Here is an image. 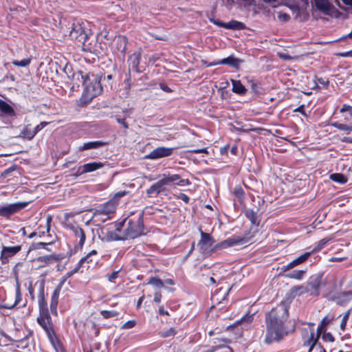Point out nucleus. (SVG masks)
I'll list each match as a JSON object with an SVG mask.
<instances>
[{"instance_id": "obj_1", "label": "nucleus", "mask_w": 352, "mask_h": 352, "mask_svg": "<svg viewBox=\"0 0 352 352\" xmlns=\"http://www.w3.org/2000/svg\"><path fill=\"white\" fill-rule=\"evenodd\" d=\"M101 232L107 240H124L135 239L144 234L143 217L142 214L132 218L126 219L118 223H111L109 227H104Z\"/></svg>"}, {"instance_id": "obj_2", "label": "nucleus", "mask_w": 352, "mask_h": 352, "mask_svg": "<svg viewBox=\"0 0 352 352\" xmlns=\"http://www.w3.org/2000/svg\"><path fill=\"white\" fill-rule=\"evenodd\" d=\"M287 316V311L283 308L272 309L266 314V333L264 339L265 344L279 342L291 332L285 324Z\"/></svg>"}, {"instance_id": "obj_3", "label": "nucleus", "mask_w": 352, "mask_h": 352, "mask_svg": "<svg viewBox=\"0 0 352 352\" xmlns=\"http://www.w3.org/2000/svg\"><path fill=\"white\" fill-rule=\"evenodd\" d=\"M160 179L157 182L146 189V193L148 197H157L162 192L165 190L166 186L171 183H174L179 186H185L190 184L188 179H182L178 174H163L160 175Z\"/></svg>"}, {"instance_id": "obj_4", "label": "nucleus", "mask_w": 352, "mask_h": 352, "mask_svg": "<svg viewBox=\"0 0 352 352\" xmlns=\"http://www.w3.org/2000/svg\"><path fill=\"white\" fill-rule=\"evenodd\" d=\"M77 79L81 78L85 87L84 95L89 100L100 95L102 91L100 80L98 76L79 71L74 74Z\"/></svg>"}, {"instance_id": "obj_5", "label": "nucleus", "mask_w": 352, "mask_h": 352, "mask_svg": "<svg viewBox=\"0 0 352 352\" xmlns=\"http://www.w3.org/2000/svg\"><path fill=\"white\" fill-rule=\"evenodd\" d=\"M89 25L87 21H77L72 24L69 36L79 43L85 45L91 34Z\"/></svg>"}, {"instance_id": "obj_6", "label": "nucleus", "mask_w": 352, "mask_h": 352, "mask_svg": "<svg viewBox=\"0 0 352 352\" xmlns=\"http://www.w3.org/2000/svg\"><path fill=\"white\" fill-rule=\"evenodd\" d=\"M28 204V202H16L6 206H0V216L8 218L11 215L14 214L25 208Z\"/></svg>"}, {"instance_id": "obj_7", "label": "nucleus", "mask_w": 352, "mask_h": 352, "mask_svg": "<svg viewBox=\"0 0 352 352\" xmlns=\"http://www.w3.org/2000/svg\"><path fill=\"white\" fill-rule=\"evenodd\" d=\"M37 322L46 332L49 339H52L55 333L52 328V319L49 313L39 314Z\"/></svg>"}, {"instance_id": "obj_8", "label": "nucleus", "mask_w": 352, "mask_h": 352, "mask_svg": "<svg viewBox=\"0 0 352 352\" xmlns=\"http://www.w3.org/2000/svg\"><path fill=\"white\" fill-rule=\"evenodd\" d=\"M174 149V148L160 146L146 155L144 159L157 160L162 157H168L173 154Z\"/></svg>"}, {"instance_id": "obj_9", "label": "nucleus", "mask_w": 352, "mask_h": 352, "mask_svg": "<svg viewBox=\"0 0 352 352\" xmlns=\"http://www.w3.org/2000/svg\"><path fill=\"white\" fill-rule=\"evenodd\" d=\"M21 250V245L13 247L3 246L1 251V261L3 264L8 263L9 258L14 256Z\"/></svg>"}, {"instance_id": "obj_10", "label": "nucleus", "mask_w": 352, "mask_h": 352, "mask_svg": "<svg viewBox=\"0 0 352 352\" xmlns=\"http://www.w3.org/2000/svg\"><path fill=\"white\" fill-rule=\"evenodd\" d=\"M199 230L201 239L198 242L197 246L203 253H206L208 252L209 249L214 243V239L210 234L204 232L201 229Z\"/></svg>"}, {"instance_id": "obj_11", "label": "nucleus", "mask_w": 352, "mask_h": 352, "mask_svg": "<svg viewBox=\"0 0 352 352\" xmlns=\"http://www.w3.org/2000/svg\"><path fill=\"white\" fill-rule=\"evenodd\" d=\"M104 164L101 162H93L87 164H85L82 166L78 167L76 175L79 176L87 173H91L98 169L103 168Z\"/></svg>"}, {"instance_id": "obj_12", "label": "nucleus", "mask_w": 352, "mask_h": 352, "mask_svg": "<svg viewBox=\"0 0 352 352\" xmlns=\"http://www.w3.org/2000/svg\"><path fill=\"white\" fill-rule=\"evenodd\" d=\"M64 283V280L60 281L52 293L50 302V310L52 314H57L58 298Z\"/></svg>"}, {"instance_id": "obj_13", "label": "nucleus", "mask_w": 352, "mask_h": 352, "mask_svg": "<svg viewBox=\"0 0 352 352\" xmlns=\"http://www.w3.org/2000/svg\"><path fill=\"white\" fill-rule=\"evenodd\" d=\"M310 256V253L309 252H306L304 254L299 256L298 257H297L296 259L289 263L288 264L282 266L281 270L283 272H287L305 262Z\"/></svg>"}, {"instance_id": "obj_14", "label": "nucleus", "mask_w": 352, "mask_h": 352, "mask_svg": "<svg viewBox=\"0 0 352 352\" xmlns=\"http://www.w3.org/2000/svg\"><path fill=\"white\" fill-rule=\"evenodd\" d=\"M321 333V327L319 326L317 329V333H315L314 329H311L310 331V336L304 342L305 346H309V352H311L316 346L318 340Z\"/></svg>"}, {"instance_id": "obj_15", "label": "nucleus", "mask_w": 352, "mask_h": 352, "mask_svg": "<svg viewBox=\"0 0 352 352\" xmlns=\"http://www.w3.org/2000/svg\"><path fill=\"white\" fill-rule=\"evenodd\" d=\"M38 298L39 314L48 313L47 302L45 298L44 283L41 284Z\"/></svg>"}, {"instance_id": "obj_16", "label": "nucleus", "mask_w": 352, "mask_h": 352, "mask_svg": "<svg viewBox=\"0 0 352 352\" xmlns=\"http://www.w3.org/2000/svg\"><path fill=\"white\" fill-rule=\"evenodd\" d=\"M241 63V60L234 58L232 56H230L226 58H223L222 60H220L217 62L210 63L208 65V67L210 66H214L218 65H230L234 68H238L239 67V65Z\"/></svg>"}, {"instance_id": "obj_17", "label": "nucleus", "mask_w": 352, "mask_h": 352, "mask_svg": "<svg viewBox=\"0 0 352 352\" xmlns=\"http://www.w3.org/2000/svg\"><path fill=\"white\" fill-rule=\"evenodd\" d=\"M352 299V292H344L338 294L335 297V301L338 305H345Z\"/></svg>"}, {"instance_id": "obj_18", "label": "nucleus", "mask_w": 352, "mask_h": 352, "mask_svg": "<svg viewBox=\"0 0 352 352\" xmlns=\"http://www.w3.org/2000/svg\"><path fill=\"white\" fill-rule=\"evenodd\" d=\"M243 241V239L240 237H230L218 244L217 248H226L228 247L234 246L236 245L241 244Z\"/></svg>"}, {"instance_id": "obj_19", "label": "nucleus", "mask_w": 352, "mask_h": 352, "mask_svg": "<svg viewBox=\"0 0 352 352\" xmlns=\"http://www.w3.org/2000/svg\"><path fill=\"white\" fill-rule=\"evenodd\" d=\"M0 111L1 116L12 117L15 115L14 109L6 102L0 99Z\"/></svg>"}, {"instance_id": "obj_20", "label": "nucleus", "mask_w": 352, "mask_h": 352, "mask_svg": "<svg viewBox=\"0 0 352 352\" xmlns=\"http://www.w3.org/2000/svg\"><path fill=\"white\" fill-rule=\"evenodd\" d=\"M141 55L140 53L135 52L129 57V65L132 69L139 72V65L140 63Z\"/></svg>"}, {"instance_id": "obj_21", "label": "nucleus", "mask_w": 352, "mask_h": 352, "mask_svg": "<svg viewBox=\"0 0 352 352\" xmlns=\"http://www.w3.org/2000/svg\"><path fill=\"white\" fill-rule=\"evenodd\" d=\"M316 8L323 13H327L331 10V6L328 0H314Z\"/></svg>"}, {"instance_id": "obj_22", "label": "nucleus", "mask_w": 352, "mask_h": 352, "mask_svg": "<svg viewBox=\"0 0 352 352\" xmlns=\"http://www.w3.org/2000/svg\"><path fill=\"white\" fill-rule=\"evenodd\" d=\"M107 144L106 142L102 141H94L84 143L79 147L80 151L96 149Z\"/></svg>"}, {"instance_id": "obj_23", "label": "nucleus", "mask_w": 352, "mask_h": 352, "mask_svg": "<svg viewBox=\"0 0 352 352\" xmlns=\"http://www.w3.org/2000/svg\"><path fill=\"white\" fill-rule=\"evenodd\" d=\"M85 259H86V258H82L78 261V263L76 264V265L72 269V270L67 272V276L71 277L74 274L78 273V272H82L84 269L89 267V265H84V262H85Z\"/></svg>"}, {"instance_id": "obj_24", "label": "nucleus", "mask_w": 352, "mask_h": 352, "mask_svg": "<svg viewBox=\"0 0 352 352\" xmlns=\"http://www.w3.org/2000/svg\"><path fill=\"white\" fill-rule=\"evenodd\" d=\"M232 91L239 95H245L247 92V89L242 85L240 80H232Z\"/></svg>"}, {"instance_id": "obj_25", "label": "nucleus", "mask_w": 352, "mask_h": 352, "mask_svg": "<svg viewBox=\"0 0 352 352\" xmlns=\"http://www.w3.org/2000/svg\"><path fill=\"white\" fill-rule=\"evenodd\" d=\"M116 207L117 204H115V200L110 199L106 202L103 207L100 210L104 211L108 216H110L111 214L115 212Z\"/></svg>"}, {"instance_id": "obj_26", "label": "nucleus", "mask_w": 352, "mask_h": 352, "mask_svg": "<svg viewBox=\"0 0 352 352\" xmlns=\"http://www.w3.org/2000/svg\"><path fill=\"white\" fill-rule=\"evenodd\" d=\"M73 232H74L75 236L77 239H79L78 244H79L80 247L82 248V245H84L85 239H86V236H85V232L80 227H74Z\"/></svg>"}, {"instance_id": "obj_27", "label": "nucleus", "mask_w": 352, "mask_h": 352, "mask_svg": "<svg viewBox=\"0 0 352 352\" xmlns=\"http://www.w3.org/2000/svg\"><path fill=\"white\" fill-rule=\"evenodd\" d=\"M35 136L30 124L25 125L21 131L20 137L28 140H32Z\"/></svg>"}, {"instance_id": "obj_28", "label": "nucleus", "mask_w": 352, "mask_h": 352, "mask_svg": "<svg viewBox=\"0 0 352 352\" xmlns=\"http://www.w3.org/2000/svg\"><path fill=\"white\" fill-rule=\"evenodd\" d=\"M331 240V239H328V238H324L321 240H320L317 244L313 248V249L309 251V252L310 253V254H314L315 253H317L318 252H320L321 250H322L324 246L328 243V242H329Z\"/></svg>"}, {"instance_id": "obj_29", "label": "nucleus", "mask_w": 352, "mask_h": 352, "mask_svg": "<svg viewBox=\"0 0 352 352\" xmlns=\"http://www.w3.org/2000/svg\"><path fill=\"white\" fill-rule=\"evenodd\" d=\"M245 216L252 225L256 226H258L260 220L256 212H254L252 210H247L245 211Z\"/></svg>"}, {"instance_id": "obj_30", "label": "nucleus", "mask_w": 352, "mask_h": 352, "mask_svg": "<svg viewBox=\"0 0 352 352\" xmlns=\"http://www.w3.org/2000/svg\"><path fill=\"white\" fill-rule=\"evenodd\" d=\"M332 126L337 128L339 130L344 131L346 134H349L352 132V124H347L344 123H340L338 122H334L331 124Z\"/></svg>"}, {"instance_id": "obj_31", "label": "nucleus", "mask_w": 352, "mask_h": 352, "mask_svg": "<svg viewBox=\"0 0 352 352\" xmlns=\"http://www.w3.org/2000/svg\"><path fill=\"white\" fill-rule=\"evenodd\" d=\"M306 273V270H294L292 272L285 274V276L289 278L302 280Z\"/></svg>"}, {"instance_id": "obj_32", "label": "nucleus", "mask_w": 352, "mask_h": 352, "mask_svg": "<svg viewBox=\"0 0 352 352\" xmlns=\"http://www.w3.org/2000/svg\"><path fill=\"white\" fill-rule=\"evenodd\" d=\"M94 219L96 221H100L102 223L105 222L107 220L110 219V216H108L104 213V211L100 209L97 210L94 214Z\"/></svg>"}, {"instance_id": "obj_33", "label": "nucleus", "mask_w": 352, "mask_h": 352, "mask_svg": "<svg viewBox=\"0 0 352 352\" xmlns=\"http://www.w3.org/2000/svg\"><path fill=\"white\" fill-rule=\"evenodd\" d=\"M116 43L118 45V50L124 53L126 50L127 38L125 36H120L116 39Z\"/></svg>"}, {"instance_id": "obj_34", "label": "nucleus", "mask_w": 352, "mask_h": 352, "mask_svg": "<svg viewBox=\"0 0 352 352\" xmlns=\"http://www.w3.org/2000/svg\"><path fill=\"white\" fill-rule=\"evenodd\" d=\"M225 28L230 30H243L245 28V25L237 21H231L226 23Z\"/></svg>"}, {"instance_id": "obj_35", "label": "nucleus", "mask_w": 352, "mask_h": 352, "mask_svg": "<svg viewBox=\"0 0 352 352\" xmlns=\"http://www.w3.org/2000/svg\"><path fill=\"white\" fill-rule=\"evenodd\" d=\"M52 344L53 345L56 352H65V350L63 346V344L60 342V341L56 337V335H54V338L52 339H49Z\"/></svg>"}, {"instance_id": "obj_36", "label": "nucleus", "mask_w": 352, "mask_h": 352, "mask_svg": "<svg viewBox=\"0 0 352 352\" xmlns=\"http://www.w3.org/2000/svg\"><path fill=\"white\" fill-rule=\"evenodd\" d=\"M21 299H22V297H21V291H20V287L19 285H17L16 289L14 303L11 305H6L4 306V307L6 309H12L14 307L18 305L20 303V302L21 301Z\"/></svg>"}, {"instance_id": "obj_37", "label": "nucleus", "mask_w": 352, "mask_h": 352, "mask_svg": "<svg viewBox=\"0 0 352 352\" xmlns=\"http://www.w3.org/2000/svg\"><path fill=\"white\" fill-rule=\"evenodd\" d=\"M330 179L332 181L340 184H344L347 182L346 177L341 173H333L330 175Z\"/></svg>"}, {"instance_id": "obj_38", "label": "nucleus", "mask_w": 352, "mask_h": 352, "mask_svg": "<svg viewBox=\"0 0 352 352\" xmlns=\"http://www.w3.org/2000/svg\"><path fill=\"white\" fill-rule=\"evenodd\" d=\"M147 284L152 285L157 288H162L164 287V282L157 277H151L148 279Z\"/></svg>"}, {"instance_id": "obj_39", "label": "nucleus", "mask_w": 352, "mask_h": 352, "mask_svg": "<svg viewBox=\"0 0 352 352\" xmlns=\"http://www.w3.org/2000/svg\"><path fill=\"white\" fill-rule=\"evenodd\" d=\"M31 60L32 58L30 57L24 58L21 60H12V63L17 67H26L30 64Z\"/></svg>"}, {"instance_id": "obj_40", "label": "nucleus", "mask_w": 352, "mask_h": 352, "mask_svg": "<svg viewBox=\"0 0 352 352\" xmlns=\"http://www.w3.org/2000/svg\"><path fill=\"white\" fill-rule=\"evenodd\" d=\"M176 334V331L174 328L170 327L168 330L162 331L160 333V336L162 338H168L174 336Z\"/></svg>"}, {"instance_id": "obj_41", "label": "nucleus", "mask_w": 352, "mask_h": 352, "mask_svg": "<svg viewBox=\"0 0 352 352\" xmlns=\"http://www.w3.org/2000/svg\"><path fill=\"white\" fill-rule=\"evenodd\" d=\"M55 259H56V257L54 255L40 256L37 258V260L38 261H40L41 263H44L45 264H50Z\"/></svg>"}, {"instance_id": "obj_42", "label": "nucleus", "mask_w": 352, "mask_h": 352, "mask_svg": "<svg viewBox=\"0 0 352 352\" xmlns=\"http://www.w3.org/2000/svg\"><path fill=\"white\" fill-rule=\"evenodd\" d=\"M100 314L104 318H113V317L118 316V314H119L118 312H117L116 311H114V310H111V311L103 310V311H101Z\"/></svg>"}, {"instance_id": "obj_43", "label": "nucleus", "mask_w": 352, "mask_h": 352, "mask_svg": "<svg viewBox=\"0 0 352 352\" xmlns=\"http://www.w3.org/2000/svg\"><path fill=\"white\" fill-rule=\"evenodd\" d=\"M253 315H246L241 318L240 320L236 322V324L246 323L248 324H250L253 320Z\"/></svg>"}, {"instance_id": "obj_44", "label": "nucleus", "mask_w": 352, "mask_h": 352, "mask_svg": "<svg viewBox=\"0 0 352 352\" xmlns=\"http://www.w3.org/2000/svg\"><path fill=\"white\" fill-rule=\"evenodd\" d=\"M120 274V270L114 271L110 274H107V277L109 282L115 283L116 279L119 278Z\"/></svg>"}, {"instance_id": "obj_45", "label": "nucleus", "mask_w": 352, "mask_h": 352, "mask_svg": "<svg viewBox=\"0 0 352 352\" xmlns=\"http://www.w3.org/2000/svg\"><path fill=\"white\" fill-rule=\"evenodd\" d=\"M349 315H350V311H348L343 316V318H342L341 323H340V329L342 331H344V329L346 328V322H347V320H349Z\"/></svg>"}, {"instance_id": "obj_46", "label": "nucleus", "mask_w": 352, "mask_h": 352, "mask_svg": "<svg viewBox=\"0 0 352 352\" xmlns=\"http://www.w3.org/2000/svg\"><path fill=\"white\" fill-rule=\"evenodd\" d=\"M127 193L128 192L125 190L118 192L114 195L113 197L111 200H115V204L118 205V200L121 197L125 196Z\"/></svg>"}, {"instance_id": "obj_47", "label": "nucleus", "mask_w": 352, "mask_h": 352, "mask_svg": "<svg viewBox=\"0 0 352 352\" xmlns=\"http://www.w3.org/2000/svg\"><path fill=\"white\" fill-rule=\"evenodd\" d=\"M136 324V321L134 320H129L121 327V329H129L134 327Z\"/></svg>"}, {"instance_id": "obj_48", "label": "nucleus", "mask_w": 352, "mask_h": 352, "mask_svg": "<svg viewBox=\"0 0 352 352\" xmlns=\"http://www.w3.org/2000/svg\"><path fill=\"white\" fill-rule=\"evenodd\" d=\"M49 123L47 122H41L39 124L36 125L34 129H32L34 135H36L38 132L42 130Z\"/></svg>"}, {"instance_id": "obj_49", "label": "nucleus", "mask_w": 352, "mask_h": 352, "mask_svg": "<svg viewBox=\"0 0 352 352\" xmlns=\"http://www.w3.org/2000/svg\"><path fill=\"white\" fill-rule=\"evenodd\" d=\"M340 112L343 114L349 113L350 116L352 117V107L347 104H344L340 109Z\"/></svg>"}, {"instance_id": "obj_50", "label": "nucleus", "mask_w": 352, "mask_h": 352, "mask_svg": "<svg viewBox=\"0 0 352 352\" xmlns=\"http://www.w3.org/2000/svg\"><path fill=\"white\" fill-rule=\"evenodd\" d=\"M116 120L117 121L118 123L120 124L125 129H127L129 128V125L126 122L124 118L116 116Z\"/></svg>"}, {"instance_id": "obj_51", "label": "nucleus", "mask_w": 352, "mask_h": 352, "mask_svg": "<svg viewBox=\"0 0 352 352\" xmlns=\"http://www.w3.org/2000/svg\"><path fill=\"white\" fill-rule=\"evenodd\" d=\"M16 170V166H11L8 168H7L6 170H5L2 173H1V176L3 177H7L10 173H12V171L15 170Z\"/></svg>"}, {"instance_id": "obj_52", "label": "nucleus", "mask_w": 352, "mask_h": 352, "mask_svg": "<svg viewBox=\"0 0 352 352\" xmlns=\"http://www.w3.org/2000/svg\"><path fill=\"white\" fill-rule=\"evenodd\" d=\"M292 292L301 294L305 292V289L302 286L294 287L292 288Z\"/></svg>"}, {"instance_id": "obj_53", "label": "nucleus", "mask_w": 352, "mask_h": 352, "mask_svg": "<svg viewBox=\"0 0 352 352\" xmlns=\"http://www.w3.org/2000/svg\"><path fill=\"white\" fill-rule=\"evenodd\" d=\"M97 254V251L95 250H91L90 252H89L85 256H84L83 258H86L85 262H84V265H87V260L89 259V258L92 257L93 256H95Z\"/></svg>"}, {"instance_id": "obj_54", "label": "nucleus", "mask_w": 352, "mask_h": 352, "mask_svg": "<svg viewBox=\"0 0 352 352\" xmlns=\"http://www.w3.org/2000/svg\"><path fill=\"white\" fill-rule=\"evenodd\" d=\"M210 21L212 23H214V24H215V25H218L219 27H223V28H225V25H226V23L221 22L219 20H216L214 19H210Z\"/></svg>"}, {"instance_id": "obj_55", "label": "nucleus", "mask_w": 352, "mask_h": 352, "mask_svg": "<svg viewBox=\"0 0 352 352\" xmlns=\"http://www.w3.org/2000/svg\"><path fill=\"white\" fill-rule=\"evenodd\" d=\"M188 152L192 153H208V151L206 148H200V149H195L189 151Z\"/></svg>"}, {"instance_id": "obj_56", "label": "nucleus", "mask_w": 352, "mask_h": 352, "mask_svg": "<svg viewBox=\"0 0 352 352\" xmlns=\"http://www.w3.org/2000/svg\"><path fill=\"white\" fill-rule=\"evenodd\" d=\"M344 121L346 123L352 124V117L350 116L349 113L343 114Z\"/></svg>"}, {"instance_id": "obj_57", "label": "nucleus", "mask_w": 352, "mask_h": 352, "mask_svg": "<svg viewBox=\"0 0 352 352\" xmlns=\"http://www.w3.org/2000/svg\"><path fill=\"white\" fill-rule=\"evenodd\" d=\"M323 338H324V339L326 341H329V342H333V341H334V338H333V336L331 333H327V334L324 335V337H323Z\"/></svg>"}, {"instance_id": "obj_58", "label": "nucleus", "mask_w": 352, "mask_h": 352, "mask_svg": "<svg viewBox=\"0 0 352 352\" xmlns=\"http://www.w3.org/2000/svg\"><path fill=\"white\" fill-rule=\"evenodd\" d=\"M162 298V295L160 292H155L154 295V301L155 302H160Z\"/></svg>"}, {"instance_id": "obj_59", "label": "nucleus", "mask_w": 352, "mask_h": 352, "mask_svg": "<svg viewBox=\"0 0 352 352\" xmlns=\"http://www.w3.org/2000/svg\"><path fill=\"white\" fill-rule=\"evenodd\" d=\"M179 199H182L183 201H184L186 204H188V201H189V197L185 195V194H183L182 193L180 195H179Z\"/></svg>"}, {"instance_id": "obj_60", "label": "nucleus", "mask_w": 352, "mask_h": 352, "mask_svg": "<svg viewBox=\"0 0 352 352\" xmlns=\"http://www.w3.org/2000/svg\"><path fill=\"white\" fill-rule=\"evenodd\" d=\"M160 88L163 91H164L165 92H167V93H170L172 91V89L169 87H168L167 85H164V84L160 85Z\"/></svg>"}, {"instance_id": "obj_61", "label": "nucleus", "mask_w": 352, "mask_h": 352, "mask_svg": "<svg viewBox=\"0 0 352 352\" xmlns=\"http://www.w3.org/2000/svg\"><path fill=\"white\" fill-rule=\"evenodd\" d=\"M280 19H282L284 21H287L289 19V16L287 14H282L278 16Z\"/></svg>"}, {"instance_id": "obj_62", "label": "nucleus", "mask_w": 352, "mask_h": 352, "mask_svg": "<svg viewBox=\"0 0 352 352\" xmlns=\"http://www.w3.org/2000/svg\"><path fill=\"white\" fill-rule=\"evenodd\" d=\"M351 50L345 52L338 53V56H341V57H347V56H351Z\"/></svg>"}, {"instance_id": "obj_63", "label": "nucleus", "mask_w": 352, "mask_h": 352, "mask_svg": "<svg viewBox=\"0 0 352 352\" xmlns=\"http://www.w3.org/2000/svg\"><path fill=\"white\" fill-rule=\"evenodd\" d=\"M342 142H348L352 143V138L351 137H344L341 139Z\"/></svg>"}, {"instance_id": "obj_64", "label": "nucleus", "mask_w": 352, "mask_h": 352, "mask_svg": "<svg viewBox=\"0 0 352 352\" xmlns=\"http://www.w3.org/2000/svg\"><path fill=\"white\" fill-rule=\"evenodd\" d=\"M316 351L317 352H327L326 350L320 344L316 347Z\"/></svg>"}]
</instances>
